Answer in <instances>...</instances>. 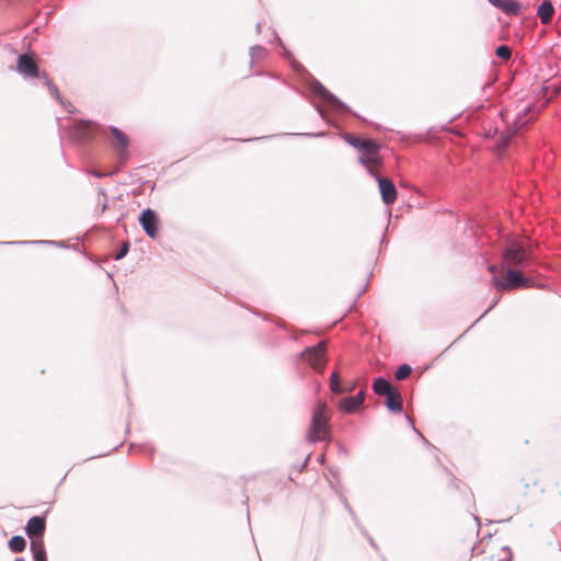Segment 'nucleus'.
<instances>
[{"instance_id":"f257e3e1","label":"nucleus","mask_w":561,"mask_h":561,"mask_svg":"<svg viewBox=\"0 0 561 561\" xmlns=\"http://www.w3.org/2000/svg\"><path fill=\"white\" fill-rule=\"evenodd\" d=\"M309 91L314 98H318L321 103L327 107L324 110L320 104L313 103V107L319 116L329 125L336 127L337 125L332 119L342 121L346 116H353L360 121H366L358 113L353 111L345 102L339 99L330 90H328L319 80L311 78L308 83Z\"/></svg>"},{"instance_id":"f03ea898","label":"nucleus","mask_w":561,"mask_h":561,"mask_svg":"<svg viewBox=\"0 0 561 561\" xmlns=\"http://www.w3.org/2000/svg\"><path fill=\"white\" fill-rule=\"evenodd\" d=\"M110 133L112 135L110 142L115 152L117 165L112 171H98V170H85V172L96 179H103L107 176H112L117 172L122 171L128 163L130 159L129 144L130 140L128 136L123 133L118 127L111 126Z\"/></svg>"},{"instance_id":"7ed1b4c3","label":"nucleus","mask_w":561,"mask_h":561,"mask_svg":"<svg viewBox=\"0 0 561 561\" xmlns=\"http://www.w3.org/2000/svg\"><path fill=\"white\" fill-rule=\"evenodd\" d=\"M330 436V415L327 403L318 400L313 405L311 419L307 432V440L316 444L325 440Z\"/></svg>"},{"instance_id":"20e7f679","label":"nucleus","mask_w":561,"mask_h":561,"mask_svg":"<svg viewBox=\"0 0 561 561\" xmlns=\"http://www.w3.org/2000/svg\"><path fill=\"white\" fill-rule=\"evenodd\" d=\"M491 285L496 290L514 289V288H529L534 285V280L523 274V270L506 267L505 279H502L499 275L491 277Z\"/></svg>"},{"instance_id":"39448f33","label":"nucleus","mask_w":561,"mask_h":561,"mask_svg":"<svg viewBox=\"0 0 561 561\" xmlns=\"http://www.w3.org/2000/svg\"><path fill=\"white\" fill-rule=\"evenodd\" d=\"M367 397V389L363 387L355 394H348L341 398H334L332 401L334 402L336 409L342 414H357L362 413L366 409L365 400Z\"/></svg>"},{"instance_id":"423d86ee","label":"nucleus","mask_w":561,"mask_h":561,"mask_svg":"<svg viewBox=\"0 0 561 561\" xmlns=\"http://www.w3.org/2000/svg\"><path fill=\"white\" fill-rule=\"evenodd\" d=\"M503 260L506 267L524 270L527 266L529 254L525 247L516 241H512L503 249Z\"/></svg>"},{"instance_id":"0eeeda50","label":"nucleus","mask_w":561,"mask_h":561,"mask_svg":"<svg viewBox=\"0 0 561 561\" xmlns=\"http://www.w3.org/2000/svg\"><path fill=\"white\" fill-rule=\"evenodd\" d=\"M297 357L300 360H305L314 370H321L328 362L324 344L322 342L307 346Z\"/></svg>"},{"instance_id":"6e6552de","label":"nucleus","mask_w":561,"mask_h":561,"mask_svg":"<svg viewBox=\"0 0 561 561\" xmlns=\"http://www.w3.org/2000/svg\"><path fill=\"white\" fill-rule=\"evenodd\" d=\"M138 222L147 237L154 240L161 229V220L157 210L148 207L140 211Z\"/></svg>"},{"instance_id":"1a4fd4ad","label":"nucleus","mask_w":561,"mask_h":561,"mask_svg":"<svg viewBox=\"0 0 561 561\" xmlns=\"http://www.w3.org/2000/svg\"><path fill=\"white\" fill-rule=\"evenodd\" d=\"M103 133V127L92 121L80 123L73 130L72 138L80 146H87Z\"/></svg>"},{"instance_id":"9d476101","label":"nucleus","mask_w":561,"mask_h":561,"mask_svg":"<svg viewBox=\"0 0 561 561\" xmlns=\"http://www.w3.org/2000/svg\"><path fill=\"white\" fill-rule=\"evenodd\" d=\"M360 385V379H345L339 377L337 373L333 370L329 376V387L334 397L341 398L352 394V392Z\"/></svg>"},{"instance_id":"9b49d317","label":"nucleus","mask_w":561,"mask_h":561,"mask_svg":"<svg viewBox=\"0 0 561 561\" xmlns=\"http://www.w3.org/2000/svg\"><path fill=\"white\" fill-rule=\"evenodd\" d=\"M15 70L24 80H42V75L45 73L44 71H41L36 62L25 54H20L18 56Z\"/></svg>"},{"instance_id":"f8f14e48","label":"nucleus","mask_w":561,"mask_h":561,"mask_svg":"<svg viewBox=\"0 0 561 561\" xmlns=\"http://www.w3.org/2000/svg\"><path fill=\"white\" fill-rule=\"evenodd\" d=\"M343 140L356 149L359 153L370 154L373 159H376L379 154L380 146L374 140L369 139H358L352 134H345L343 136Z\"/></svg>"},{"instance_id":"ddd939ff","label":"nucleus","mask_w":561,"mask_h":561,"mask_svg":"<svg viewBox=\"0 0 561 561\" xmlns=\"http://www.w3.org/2000/svg\"><path fill=\"white\" fill-rule=\"evenodd\" d=\"M47 514L48 511H45L41 515H35L28 518L25 525V533L31 541L32 539L36 538H41L42 540H44Z\"/></svg>"},{"instance_id":"4468645a","label":"nucleus","mask_w":561,"mask_h":561,"mask_svg":"<svg viewBox=\"0 0 561 561\" xmlns=\"http://www.w3.org/2000/svg\"><path fill=\"white\" fill-rule=\"evenodd\" d=\"M0 245H48L59 249L78 250V245L68 244L65 240H21V241H0Z\"/></svg>"},{"instance_id":"2eb2a0df","label":"nucleus","mask_w":561,"mask_h":561,"mask_svg":"<svg viewBox=\"0 0 561 561\" xmlns=\"http://www.w3.org/2000/svg\"><path fill=\"white\" fill-rule=\"evenodd\" d=\"M377 184L379 188V193L381 196V201L385 205H392L398 197V190L392 180L387 176L377 179Z\"/></svg>"},{"instance_id":"dca6fc26","label":"nucleus","mask_w":561,"mask_h":561,"mask_svg":"<svg viewBox=\"0 0 561 561\" xmlns=\"http://www.w3.org/2000/svg\"><path fill=\"white\" fill-rule=\"evenodd\" d=\"M328 135L327 131H318V133H278L273 135L260 136V137H250V138H233L232 140L241 141V142H254L261 141L272 138H280L285 136H301L307 138H321Z\"/></svg>"},{"instance_id":"f3484780","label":"nucleus","mask_w":561,"mask_h":561,"mask_svg":"<svg viewBox=\"0 0 561 561\" xmlns=\"http://www.w3.org/2000/svg\"><path fill=\"white\" fill-rule=\"evenodd\" d=\"M496 9L506 15L516 16L522 13V4L517 0H488Z\"/></svg>"},{"instance_id":"a211bd4d","label":"nucleus","mask_w":561,"mask_h":561,"mask_svg":"<svg viewBox=\"0 0 561 561\" xmlns=\"http://www.w3.org/2000/svg\"><path fill=\"white\" fill-rule=\"evenodd\" d=\"M385 405L391 414L403 413V397L401 392L398 389L393 390L391 394L386 397Z\"/></svg>"},{"instance_id":"6ab92c4d","label":"nucleus","mask_w":561,"mask_h":561,"mask_svg":"<svg viewBox=\"0 0 561 561\" xmlns=\"http://www.w3.org/2000/svg\"><path fill=\"white\" fill-rule=\"evenodd\" d=\"M371 389L375 394L386 398L397 388L386 377L378 376L373 380Z\"/></svg>"},{"instance_id":"aec40b11","label":"nucleus","mask_w":561,"mask_h":561,"mask_svg":"<svg viewBox=\"0 0 561 561\" xmlns=\"http://www.w3.org/2000/svg\"><path fill=\"white\" fill-rule=\"evenodd\" d=\"M533 111L534 106L528 104L524 107L522 112H519L516 115L514 124L517 130L527 128L534 122L535 118L533 116H529L533 113Z\"/></svg>"},{"instance_id":"412c9836","label":"nucleus","mask_w":561,"mask_h":561,"mask_svg":"<svg viewBox=\"0 0 561 561\" xmlns=\"http://www.w3.org/2000/svg\"><path fill=\"white\" fill-rule=\"evenodd\" d=\"M33 561H47V552L44 540L41 538L32 539L30 546Z\"/></svg>"},{"instance_id":"4be33fe9","label":"nucleus","mask_w":561,"mask_h":561,"mask_svg":"<svg viewBox=\"0 0 561 561\" xmlns=\"http://www.w3.org/2000/svg\"><path fill=\"white\" fill-rule=\"evenodd\" d=\"M553 13L554 8L550 0H543L537 8V16L540 19L542 24L549 23Z\"/></svg>"},{"instance_id":"5701e85b","label":"nucleus","mask_w":561,"mask_h":561,"mask_svg":"<svg viewBox=\"0 0 561 561\" xmlns=\"http://www.w3.org/2000/svg\"><path fill=\"white\" fill-rule=\"evenodd\" d=\"M42 81L48 88L50 95L56 101H58L60 105H62L64 107L72 106L70 102L64 100V98L59 93L57 85L49 79V77L46 73L42 75Z\"/></svg>"},{"instance_id":"b1692460","label":"nucleus","mask_w":561,"mask_h":561,"mask_svg":"<svg viewBox=\"0 0 561 561\" xmlns=\"http://www.w3.org/2000/svg\"><path fill=\"white\" fill-rule=\"evenodd\" d=\"M26 539L23 536L14 535L8 541V547L13 553H21L26 549Z\"/></svg>"},{"instance_id":"393cba45","label":"nucleus","mask_w":561,"mask_h":561,"mask_svg":"<svg viewBox=\"0 0 561 561\" xmlns=\"http://www.w3.org/2000/svg\"><path fill=\"white\" fill-rule=\"evenodd\" d=\"M154 451H156L154 447L151 445H147V444L130 443L128 446L129 454L140 453V454H146L149 457H152Z\"/></svg>"},{"instance_id":"a878e982","label":"nucleus","mask_w":561,"mask_h":561,"mask_svg":"<svg viewBox=\"0 0 561 561\" xmlns=\"http://www.w3.org/2000/svg\"><path fill=\"white\" fill-rule=\"evenodd\" d=\"M248 309L250 310V312H252L253 314L255 316H259V317H262L263 320L265 321H273L275 322V324L283 329V330H286V331H289L290 328L288 324H286L283 320L280 319H277V318H274L273 316L271 314H266V313H262L261 311L256 310V309H253V308H250L248 307Z\"/></svg>"},{"instance_id":"bb28decb","label":"nucleus","mask_w":561,"mask_h":561,"mask_svg":"<svg viewBox=\"0 0 561 561\" xmlns=\"http://www.w3.org/2000/svg\"><path fill=\"white\" fill-rule=\"evenodd\" d=\"M411 373H412L411 365L404 363V364L399 365V367L397 368V370L394 373V376L398 380H403V379L408 378Z\"/></svg>"},{"instance_id":"cd10ccee","label":"nucleus","mask_w":561,"mask_h":561,"mask_svg":"<svg viewBox=\"0 0 561 561\" xmlns=\"http://www.w3.org/2000/svg\"><path fill=\"white\" fill-rule=\"evenodd\" d=\"M495 55L496 57L506 60L511 58L512 51L508 45L501 44L495 48Z\"/></svg>"},{"instance_id":"c85d7f7f","label":"nucleus","mask_w":561,"mask_h":561,"mask_svg":"<svg viewBox=\"0 0 561 561\" xmlns=\"http://www.w3.org/2000/svg\"><path fill=\"white\" fill-rule=\"evenodd\" d=\"M129 249H130V242L129 241L123 242L121 248L118 249V251L113 255V259L115 261L123 260L128 254Z\"/></svg>"},{"instance_id":"c756f323","label":"nucleus","mask_w":561,"mask_h":561,"mask_svg":"<svg viewBox=\"0 0 561 561\" xmlns=\"http://www.w3.org/2000/svg\"><path fill=\"white\" fill-rule=\"evenodd\" d=\"M266 54V49L262 45H254L250 48L251 62L250 66L254 65V58L256 56H263Z\"/></svg>"},{"instance_id":"7c9ffc66","label":"nucleus","mask_w":561,"mask_h":561,"mask_svg":"<svg viewBox=\"0 0 561 561\" xmlns=\"http://www.w3.org/2000/svg\"><path fill=\"white\" fill-rule=\"evenodd\" d=\"M404 417L409 425L411 426L412 431L417 434L424 442L425 445H431V443L422 435V433L415 427L413 419L409 414H404Z\"/></svg>"},{"instance_id":"2f4dec72","label":"nucleus","mask_w":561,"mask_h":561,"mask_svg":"<svg viewBox=\"0 0 561 561\" xmlns=\"http://www.w3.org/2000/svg\"><path fill=\"white\" fill-rule=\"evenodd\" d=\"M444 470L446 473H448L450 476V481L448 483V488H450L453 490H458L460 481L449 471L448 468L445 467Z\"/></svg>"},{"instance_id":"473e14b6","label":"nucleus","mask_w":561,"mask_h":561,"mask_svg":"<svg viewBox=\"0 0 561 561\" xmlns=\"http://www.w3.org/2000/svg\"><path fill=\"white\" fill-rule=\"evenodd\" d=\"M310 457L311 454H308L305 460L301 463H299V466L294 465L293 469L296 470L297 472H302L308 467Z\"/></svg>"},{"instance_id":"72a5a7b5","label":"nucleus","mask_w":561,"mask_h":561,"mask_svg":"<svg viewBox=\"0 0 561 561\" xmlns=\"http://www.w3.org/2000/svg\"><path fill=\"white\" fill-rule=\"evenodd\" d=\"M346 512L348 513V515L351 516L354 525L358 524L360 520L359 518L357 517L355 511L353 510V507L351 506V504H346Z\"/></svg>"},{"instance_id":"f704fd0d","label":"nucleus","mask_w":561,"mask_h":561,"mask_svg":"<svg viewBox=\"0 0 561 561\" xmlns=\"http://www.w3.org/2000/svg\"><path fill=\"white\" fill-rule=\"evenodd\" d=\"M500 298H494L488 309L477 319V321H480L483 317H485L497 304Z\"/></svg>"},{"instance_id":"c9c22d12","label":"nucleus","mask_w":561,"mask_h":561,"mask_svg":"<svg viewBox=\"0 0 561 561\" xmlns=\"http://www.w3.org/2000/svg\"><path fill=\"white\" fill-rule=\"evenodd\" d=\"M256 76H263V75H267V72L265 71H256L255 73ZM268 76L273 79H276V80H279L282 81L283 84H288L287 81L285 79H283L280 76L278 75H275V73H268Z\"/></svg>"},{"instance_id":"e433bc0d","label":"nucleus","mask_w":561,"mask_h":561,"mask_svg":"<svg viewBox=\"0 0 561 561\" xmlns=\"http://www.w3.org/2000/svg\"><path fill=\"white\" fill-rule=\"evenodd\" d=\"M367 173L377 181V179L383 178L382 175H379L370 165L365 168Z\"/></svg>"},{"instance_id":"4c0bfd02","label":"nucleus","mask_w":561,"mask_h":561,"mask_svg":"<svg viewBox=\"0 0 561 561\" xmlns=\"http://www.w3.org/2000/svg\"><path fill=\"white\" fill-rule=\"evenodd\" d=\"M368 154H363L360 153V156L358 157V162L364 167H368L369 165V159L367 157Z\"/></svg>"},{"instance_id":"58836bf2","label":"nucleus","mask_w":561,"mask_h":561,"mask_svg":"<svg viewBox=\"0 0 561 561\" xmlns=\"http://www.w3.org/2000/svg\"><path fill=\"white\" fill-rule=\"evenodd\" d=\"M328 471L329 473L334 478V479H339L340 478V469L336 468V467H329L328 468Z\"/></svg>"},{"instance_id":"ea45409f","label":"nucleus","mask_w":561,"mask_h":561,"mask_svg":"<svg viewBox=\"0 0 561 561\" xmlns=\"http://www.w3.org/2000/svg\"><path fill=\"white\" fill-rule=\"evenodd\" d=\"M355 526L358 528V530L360 531V534L364 537L368 536V534H369L368 530L366 529V527L360 522L358 524H356Z\"/></svg>"},{"instance_id":"a19ab883","label":"nucleus","mask_w":561,"mask_h":561,"mask_svg":"<svg viewBox=\"0 0 561 561\" xmlns=\"http://www.w3.org/2000/svg\"><path fill=\"white\" fill-rule=\"evenodd\" d=\"M486 270L493 275H497L496 274V266L492 263H488V266H486Z\"/></svg>"},{"instance_id":"79ce46f5","label":"nucleus","mask_w":561,"mask_h":561,"mask_svg":"<svg viewBox=\"0 0 561 561\" xmlns=\"http://www.w3.org/2000/svg\"><path fill=\"white\" fill-rule=\"evenodd\" d=\"M368 543L371 546V548H374L375 550H379V547L377 545V542L375 541V539L373 537H369V541Z\"/></svg>"},{"instance_id":"37998d69","label":"nucleus","mask_w":561,"mask_h":561,"mask_svg":"<svg viewBox=\"0 0 561 561\" xmlns=\"http://www.w3.org/2000/svg\"><path fill=\"white\" fill-rule=\"evenodd\" d=\"M512 560H513V552H510V553L505 554L504 558L499 559L497 561H512Z\"/></svg>"},{"instance_id":"c03bdc74","label":"nucleus","mask_w":561,"mask_h":561,"mask_svg":"<svg viewBox=\"0 0 561 561\" xmlns=\"http://www.w3.org/2000/svg\"><path fill=\"white\" fill-rule=\"evenodd\" d=\"M413 137H414L415 141H417V142H423V141H425V136H424V135H422V134L414 135Z\"/></svg>"},{"instance_id":"a18cd8bd","label":"nucleus","mask_w":561,"mask_h":561,"mask_svg":"<svg viewBox=\"0 0 561 561\" xmlns=\"http://www.w3.org/2000/svg\"><path fill=\"white\" fill-rule=\"evenodd\" d=\"M101 205V213H104L108 208L107 199L104 198V202Z\"/></svg>"},{"instance_id":"49530a36","label":"nucleus","mask_w":561,"mask_h":561,"mask_svg":"<svg viewBox=\"0 0 561 561\" xmlns=\"http://www.w3.org/2000/svg\"><path fill=\"white\" fill-rule=\"evenodd\" d=\"M368 287V282L366 283V285L357 293L356 295V299H358L367 289Z\"/></svg>"},{"instance_id":"de8ad7c7","label":"nucleus","mask_w":561,"mask_h":561,"mask_svg":"<svg viewBox=\"0 0 561 561\" xmlns=\"http://www.w3.org/2000/svg\"><path fill=\"white\" fill-rule=\"evenodd\" d=\"M512 519V517H508V518H505V519H499V520H489L486 523V525H490V524H493V523H504V522H510Z\"/></svg>"},{"instance_id":"09e8293b","label":"nucleus","mask_w":561,"mask_h":561,"mask_svg":"<svg viewBox=\"0 0 561 561\" xmlns=\"http://www.w3.org/2000/svg\"><path fill=\"white\" fill-rule=\"evenodd\" d=\"M340 501H341L342 505L344 506V508H346V504H350L347 499L342 494L340 495Z\"/></svg>"},{"instance_id":"8fccbe9b","label":"nucleus","mask_w":561,"mask_h":561,"mask_svg":"<svg viewBox=\"0 0 561 561\" xmlns=\"http://www.w3.org/2000/svg\"><path fill=\"white\" fill-rule=\"evenodd\" d=\"M98 194H99V196H103L104 198H106V191H105V188L99 187Z\"/></svg>"},{"instance_id":"3c124183","label":"nucleus","mask_w":561,"mask_h":561,"mask_svg":"<svg viewBox=\"0 0 561 561\" xmlns=\"http://www.w3.org/2000/svg\"><path fill=\"white\" fill-rule=\"evenodd\" d=\"M85 256H87V257H88V260H89V261H91L93 264L99 265V261H98L95 257H93V256H91V255H89V254H85Z\"/></svg>"},{"instance_id":"603ef678","label":"nucleus","mask_w":561,"mask_h":561,"mask_svg":"<svg viewBox=\"0 0 561 561\" xmlns=\"http://www.w3.org/2000/svg\"><path fill=\"white\" fill-rule=\"evenodd\" d=\"M502 551H503L505 554H507V553H510V552H513V551H512V549H511L508 546H503V547H502Z\"/></svg>"},{"instance_id":"864d4df0","label":"nucleus","mask_w":561,"mask_h":561,"mask_svg":"<svg viewBox=\"0 0 561 561\" xmlns=\"http://www.w3.org/2000/svg\"><path fill=\"white\" fill-rule=\"evenodd\" d=\"M339 449H340V451H341V453H343L344 455H347V454H348L347 449H346L343 445H339Z\"/></svg>"},{"instance_id":"5fc2aeb1","label":"nucleus","mask_w":561,"mask_h":561,"mask_svg":"<svg viewBox=\"0 0 561 561\" xmlns=\"http://www.w3.org/2000/svg\"><path fill=\"white\" fill-rule=\"evenodd\" d=\"M324 459H325V456H324L323 454H321V455H319V456H318V461H319L320 463H322V462L324 461Z\"/></svg>"},{"instance_id":"6e6d98bb","label":"nucleus","mask_w":561,"mask_h":561,"mask_svg":"<svg viewBox=\"0 0 561 561\" xmlns=\"http://www.w3.org/2000/svg\"><path fill=\"white\" fill-rule=\"evenodd\" d=\"M255 30H256V32H257V33H260V32H261V30H262V24H261L260 22H257V23H256V25H255Z\"/></svg>"},{"instance_id":"4d7b16f0","label":"nucleus","mask_w":561,"mask_h":561,"mask_svg":"<svg viewBox=\"0 0 561 561\" xmlns=\"http://www.w3.org/2000/svg\"><path fill=\"white\" fill-rule=\"evenodd\" d=\"M56 9H57V8H56V7H54V8H53L48 13H47V18H50V16L55 13Z\"/></svg>"},{"instance_id":"13d9d810","label":"nucleus","mask_w":561,"mask_h":561,"mask_svg":"<svg viewBox=\"0 0 561 561\" xmlns=\"http://www.w3.org/2000/svg\"><path fill=\"white\" fill-rule=\"evenodd\" d=\"M473 518H474V520L477 522V524H478V525H480V524H481V519H480V517H479V516L473 515Z\"/></svg>"},{"instance_id":"bf43d9fd","label":"nucleus","mask_w":561,"mask_h":561,"mask_svg":"<svg viewBox=\"0 0 561 561\" xmlns=\"http://www.w3.org/2000/svg\"><path fill=\"white\" fill-rule=\"evenodd\" d=\"M14 561H25V559L23 557H16Z\"/></svg>"},{"instance_id":"052dcab7","label":"nucleus","mask_w":561,"mask_h":561,"mask_svg":"<svg viewBox=\"0 0 561 561\" xmlns=\"http://www.w3.org/2000/svg\"><path fill=\"white\" fill-rule=\"evenodd\" d=\"M477 322H478V321L476 320V321L472 323V325H471V327H468V328H467V331H470V330H471V328H472Z\"/></svg>"},{"instance_id":"680f3d73","label":"nucleus","mask_w":561,"mask_h":561,"mask_svg":"<svg viewBox=\"0 0 561 561\" xmlns=\"http://www.w3.org/2000/svg\"><path fill=\"white\" fill-rule=\"evenodd\" d=\"M477 322H478V321L476 320V321L472 323V325H471V327H468V328H467V331H470V330H471V328H472Z\"/></svg>"},{"instance_id":"e2e57ef3","label":"nucleus","mask_w":561,"mask_h":561,"mask_svg":"<svg viewBox=\"0 0 561 561\" xmlns=\"http://www.w3.org/2000/svg\"><path fill=\"white\" fill-rule=\"evenodd\" d=\"M106 275H107L108 278H113V274L112 273L106 272Z\"/></svg>"},{"instance_id":"0e129e2a","label":"nucleus","mask_w":561,"mask_h":561,"mask_svg":"<svg viewBox=\"0 0 561 561\" xmlns=\"http://www.w3.org/2000/svg\"><path fill=\"white\" fill-rule=\"evenodd\" d=\"M433 130H434V128H433V127L428 128L427 134H430V135H431V134L433 133Z\"/></svg>"},{"instance_id":"69168bd1","label":"nucleus","mask_w":561,"mask_h":561,"mask_svg":"<svg viewBox=\"0 0 561 561\" xmlns=\"http://www.w3.org/2000/svg\"><path fill=\"white\" fill-rule=\"evenodd\" d=\"M383 242H388V241L386 240V237H385V236L381 238V242H380V243L382 244Z\"/></svg>"},{"instance_id":"338daca9","label":"nucleus","mask_w":561,"mask_h":561,"mask_svg":"<svg viewBox=\"0 0 561 561\" xmlns=\"http://www.w3.org/2000/svg\"><path fill=\"white\" fill-rule=\"evenodd\" d=\"M316 388H317V390L319 391V389H320V383H319L318 381L316 382Z\"/></svg>"},{"instance_id":"774afa93","label":"nucleus","mask_w":561,"mask_h":561,"mask_svg":"<svg viewBox=\"0 0 561 561\" xmlns=\"http://www.w3.org/2000/svg\"><path fill=\"white\" fill-rule=\"evenodd\" d=\"M119 446L113 448V451L118 450Z\"/></svg>"}]
</instances>
